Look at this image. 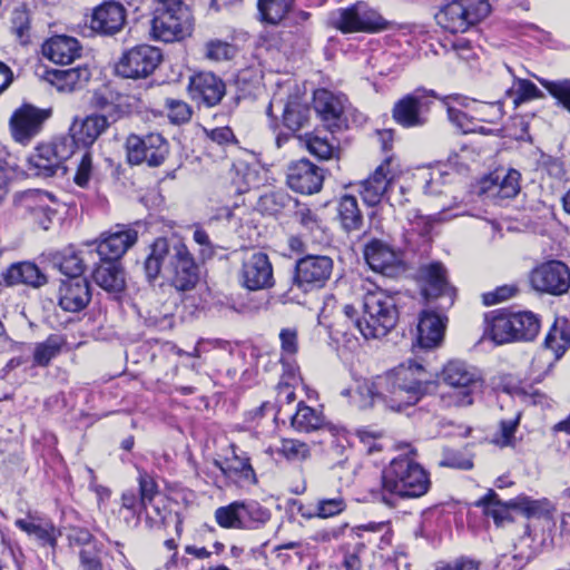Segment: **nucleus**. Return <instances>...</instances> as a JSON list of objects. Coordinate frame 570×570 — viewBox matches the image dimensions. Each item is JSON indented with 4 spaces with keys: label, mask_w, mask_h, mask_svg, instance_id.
Listing matches in <instances>:
<instances>
[{
    "label": "nucleus",
    "mask_w": 570,
    "mask_h": 570,
    "mask_svg": "<svg viewBox=\"0 0 570 570\" xmlns=\"http://www.w3.org/2000/svg\"><path fill=\"white\" fill-rule=\"evenodd\" d=\"M430 383L431 376L426 368L409 361L373 380L363 381L357 386V394L362 407L382 404L399 412L416 404L426 394Z\"/></svg>",
    "instance_id": "f257e3e1"
},
{
    "label": "nucleus",
    "mask_w": 570,
    "mask_h": 570,
    "mask_svg": "<svg viewBox=\"0 0 570 570\" xmlns=\"http://www.w3.org/2000/svg\"><path fill=\"white\" fill-rule=\"evenodd\" d=\"M164 269L177 292L193 291L199 281V269L187 245L181 239L157 238L145 259L146 278L153 283Z\"/></svg>",
    "instance_id": "f03ea898"
},
{
    "label": "nucleus",
    "mask_w": 570,
    "mask_h": 570,
    "mask_svg": "<svg viewBox=\"0 0 570 570\" xmlns=\"http://www.w3.org/2000/svg\"><path fill=\"white\" fill-rule=\"evenodd\" d=\"M360 289L363 314L355 320V328L365 340L382 338L397 324L396 298L370 279H363Z\"/></svg>",
    "instance_id": "7ed1b4c3"
},
{
    "label": "nucleus",
    "mask_w": 570,
    "mask_h": 570,
    "mask_svg": "<svg viewBox=\"0 0 570 570\" xmlns=\"http://www.w3.org/2000/svg\"><path fill=\"white\" fill-rule=\"evenodd\" d=\"M431 485L429 473L407 454L393 459L382 475V499L393 504V498H420Z\"/></svg>",
    "instance_id": "20e7f679"
},
{
    "label": "nucleus",
    "mask_w": 570,
    "mask_h": 570,
    "mask_svg": "<svg viewBox=\"0 0 570 570\" xmlns=\"http://www.w3.org/2000/svg\"><path fill=\"white\" fill-rule=\"evenodd\" d=\"M440 380L451 387V391L441 396L445 406L472 405L474 395L481 392L483 386L480 372L460 360L449 361L441 371Z\"/></svg>",
    "instance_id": "39448f33"
},
{
    "label": "nucleus",
    "mask_w": 570,
    "mask_h": 570,
    "mask_svg": "<svg viewBox=\"0 0 570 570\" xmlns=\"http://www.w3.org/2000/svg\"><path fill=\"white\" fill-rule=\"evenodd\" d=\"M150 35L155 40L174 42L189 36L193 18L183 0H155Z\"/></svg>",
    "instance_id": "423d86ee"
},
{
    "label": "nucleus",
    "mask_w": 570,
    "mask_h": 570,
    "mask_svg": "<svg viewBox=\"0 0 570 570\" xmlns=\"http://www.w3.org/2000/svg\"><path fill=\"white\" fill-rule=\"evenodd\" d=\"M75 155V141L70 137H58L50 144L39 145L27 159V171L31 176L52 177L67 174L65 161Z\"/></svg>",
    "instance_id": "0eeeda50"
},
{
    "label": "nucleus",
    "mask_w": 570,
    "mask_h": 570,
    "mask_svg": "<svg viewBox=\"0 0 570 570\" xmlns=\"http://www.w3.org/2000/svg\"><path fill=\"white\" fill-rule=\"evenodd\" d=\"M491 12L488 0H451L435 16L440 27L452 33L466 32Z\"/></svg>",
    "instance_id": "6e6552de"
},
{
    "label": "nucleus",
    "mask_w": 570,
    "mask_h": 570,
    "mask_svg": "<svg viewBox=\"0 0 570 570\" xmlns=\"http://www.w3.org/2000/svg\"><path fill=\"white\" fill-rule=\"evenodd\" d=\"M331 23L342 33H373L389 28V21L364 1L337 9L332 13Z\"/></svg>",
    "instance_id": "1a4fd4ad"
},
{
    "label": "nucleus",
    "mask_w": 570,
    "mask_h": 570,
    "mask_svg": "<svg viewBox=\"0 0 570 570\" xmlns=\"http://www.w3.org/2000/svg\"><path fill=\"white\" fill-rule=\"evenodd\" d=\"M127 160L131 165L161 166L169 155V142L159 132L130 134L126 139Z\"/></svg>",
    "instance_id": "9d476101"
},
{
    "label": "nucleus",
    "mask_w": 570,
    "mask_h": 570,
    "mask_svg": "<svg viewBox=\"0 0 570 570\" xmlns=\"http://www.w3.org/2000/svg\"><path fill=\"white\" fill-rule=\"evenodd\" d=\"M333 271V261L325 255H307L296 263L293 285L287 295L288 301H295L296 296H292L294 288H298L304 293L313 289L322 288L330 279Z\"/></svg>",
    "instance_id": "9b49d317"
},
{
    "label": "nucleus",
    "mask_w": 570,
    "mask_h": 570,
    "mask_svg": "<svg viewBox=\"0 0 570 570\" xmlns=\"http://www.w3.org/2000/svg\"><path fill=\"white\" fill-rule=\"evenodd\" d=\"M436 97L433 90L416 88L394 104L392 117L404 128L421 127L426 124V115Z\"/></svg>",
    "instance_id": "f8f14e48"
},
{
    "label": "nucleus",
    "mask_w": 570,
    "mask_h": 570,
    "mask_svg": "<svg viewBox=\"0 0 570 570\" xmlns=\"http://www.w3.org/2000/svg\"><path fill=\"white\" fill-rule=\"evenodd\" d=\"M156 47L139 45L126 50L116 65V72L122 78L144 79L149 77L161 61Z\"/></svg>",
    "instance_id": "ddd939ff"
},
{
    "label": "nucleus",
    "mask_w": 570,
    "mask_h": 570,
    "mask_svg": "<svg viewBox=\"0 0 570 570\" xmlns=\"http://www.w3.org/2000/svg\"><path fill=\"white\" fill-rule=\"evenodd\" d=\"M364 259L376 273L394 277L403 271L402 256L387 240L372 237L363 248Z\"/></svg>",
    "instance_id": "4468645a"
},
{
    "label": "nucleus",
    "mask_w": 570,
    "mask_h": 570,
    "mask_svg": "<svg viewBox=\"0 0 570 570\" xmlns=\"http://www.w3.org/2000/svg\"><path fill=\"white\" fill-rule=\"evenodd\" d=\"M530 283L537 292L562 295L570 288V269L560 261H549L531 272Z\"/></svg>",
    "instance_id": "2eb2a0df"
},
{
    "label": "nucleus",
    "mask_w": 570,
    "mask_h": 570,
    "mask_svg": "<svg viewBox=\"0 0 570 570\" xmlns=\"http://www.w3.org/2000/svg\"><path fill=\"white\" fill-rule=\"evenodd\" d=\"M49 118V111L31 105L18 108L10 118V129L13 139L22 145L29 144L41 130Z\"/></svg>",
    "instance_id": "dca6fc26"
},
{
    "label": "nucleus",
    "mask_w": 570,
    "mask_h": 570,
    "mask_svg": "<svg viewBox=\"0 0 570 570\" xmlns=\"http://www.w3.org/2000/svg\"><path fill=\"white\" fill-rule=\"evenodd\" d=\"M243 285L249 291L269 288L274 284L273 266L263 252H254L245 257L240 272Z\"/></svg>",
    "instance_id": "f3484780"
},
{
    "label": "nucleus",
    "mask_w": 570,
    "mask_h": 570,
    "mask_svg": "<svg viewBox=\"0 0 570 570\" xmlns=\"http://www.w3.org/2000/svg\"><path fill=\"white\" fill-rule=\"evenodd\" d=\"M286 178L294 191L312 195L321 190L324 171L308 159H299L288 166Z\"/></svg>",
    "instance_id": "a211bd4d"
},
{
    "label": "nucleus",
    "mask_w": 570,
    "mask_h": 570,
    "mask_svg": "<svg viewBox=\"0 0 570 570\" xmlns=\"http://www.w3.org/2000/svg\"><path fill=\"white\" fill-rule=\"evenodd\" d=\"M314 109L331 131L346 127V99L344 96L334 95L326 89H318L314 92Z\"/></svg>",
    "instance_id": "6ab92c4d"
},
{
    "label": "nucleus",
    "mask_w": 570,
    "mask_h": 570,
    "mask_svg": "<svg viewBox=\"0 0 570 570\" xmlns=\"http://www.w3.org/2000/svg\"><path fill=\"white\" fill-rule=\"evenodd\" d=\"M393 158H385L365 180L360 184V194L368 206H376L392 185L395 171L392 169Z\"/></svg>",
    "instance_id": "aec40b11"
},
{
    "label": "nucleus",
    "mask_w": 570,
    "mask_h": 570,
    "mask_svg": "<svg viewBox=\"0 0 570 570\" xmlns=\"http://www.w3.org/2000/svg\"><path fill=\"white\" fill-rule=\"evenodd\" d=\"M137 239L138 234L134 228L117 226L115 230L102 235L96 250L101 261L118 262Z\"/></svg>",
    "instance_id": "412c9836"
},
{
    "label": "nucleus",
    "mask_w": 570,
    "mask_h": 570,
    "mask_svg": "<svg viewBox=\"0 0 570 570\" xmlns=\"http://www.w3.org/2000/svg\"><path fill=\"white\" fill-rule=\"evenodd\" d=\"M225 83L213 72H198L190 77V97L208 107L216 106L225 96Z\"/></svg>",
    "instance_id": "4be33fe9"
},
{
    "label": "nucleus",
    "mask_w": 570,
    "mask_h": 570,
    "mask_svg": "<svg viewBox=\"0 0 570 570\" xmlns=\"http://www.w3.org/2000/svg\"><path fill=\"white\" fill-rule=\"evenodd\" d=\"M275 106L282 108L283 124L291 131H297L307 124L311 112L308 105L298 97H291L284 106L281 100L277 101L276 99L269 102L266 114L271 119L272 128L276 129L278 127L277 117L273 114Z\"/></svg>",
    "instance_id": "5701e85b"
},
{
    "label": "nucleus",
    "mask_w": 570,
    "mask_h": 570,
    "mask_svg": "<svg viewBox=\"0 0 570 570\" xmlns=\"http://www.w3.org/2000/svg\"><path fill=\"white\" fill-rule=\"evenodd\" d=\"M91 299L89 283L82 277L62 281L59 287V306L66 312H80Z\"/></svg>",
    "instance_id": "b1692460"
},
{
    "label": "nucleus",
    "mask_w": 570,
    "mask_h": 570,
    "mask_svg": "<svg viewBox=\"0 0 570 570\" xmlns=\"http://www.w3.org/2000/svg\"><path fill=\"white\" fill-rule=\"evenodd\" d=\"M422 294L426 298L446 297L449 305L453 304L455 289L449 284L446 269L440 263L430 264L421 269Z\"/></svg>",
    "instance_id": "393cba45"
},
{
    "label": "nucleus",
    "mask_w": 570,
    "mask_h": 570,
    "mask_svg": "<svg viewBox=\"0 0 570 570\" xmlns=\"http://www.w3.org/2000/svg\"><path fill=\"white\" fill-rule=\"evenodd\" d=\"M230 450L232 456H226L224 460H215L214 465L218 468L227 479L239 485L256 484L257 478L249 462V458L239 456L236 453L235 445H230Z\"/></svg>",
    "instance_id": "a878e982"
},
{
    "label": "nucleus",
    "mask_w": 570,
    "mask_h": 570,
    "mask_svg": "<svg viewBox=\"0 0 570 570\" xmlns=\"http://www.w3.org/2000/svg\"><path fill=\"white\" fill-rule=\"evenodd\" d=\"M125 23V9L118 2H105L95 8L90 28L102 35H114L118 32Z\"/></svg>",
    "instance_id": "bb28decb"
},
{
    "label": "nucleus",
    "mask_w": 570,
    "mask_h": 570,
    "mask_svg": "<svg viewBox=\"0 0 570 570\" xmlns=\"http://www.w3.org/2000/svg\"><path fill=\"white\" fill-rule=\"evenodd\" d=\"M91 73L87 67L70 69H47L42 78L59 92H72L81 89L90 79Z\"/></svg>",
    "instance_id": "cd10ccee"
},
{
    "label": "nucleus",
    "mask_w": 570,
    "mask_h": 570,
    "mask_svg": "<svg viewBox=\"0 0 570 570\" xmlns=\"http://www.w3.org/2000/svg\"><path fill=\"white\" fill-rule=\"evenodd\" d=\"M81 46L79 41L69 36L58 35L49 38L42 45V55L50 61L60 65L72 62L79 58Z\"/></svg>",
    "instance_id": "c85d7f7f"
},
{
    "label": "nucleus",
    "mask_w": 570,
    "mask_h": 570,
    "mask_svg": "<svg viewBox=\"0 0 570 570\" xmlns=\"http://www.w3.org/2000/svg\"><path fill=\"white\" fill-rule=\"evenodd\" d=\"M446 317L431 311L422 312L417 324V344L422 348H434L443 340Z\"/></svg>",
    "instance_id": "c756f323"
},
{
    "label": "nucleus",
    "mask_w": 570,
    "mask_h": 570,
    "mask_svg": "<svg viewBox=\"0 0 570 570\" xmlns=\"http://www.w3.org/2000/svg\"><path fill=\"white\" fill-rule=\"evenodd\" d=\"M108 126L109 121L106 116L90 115L80 121L75 120L69 129L70 134L63 137L73 139L76 150L79 142L83 146L92 145Z\"/></svg>",
    "instance_id": "7c9ffc66"
},
{
    "label": "nucleus",
    "mask_w": 570,
    "mask_h": 570,
    "mask_svg": "<svg viewBox=\"0 0 570 570\" xmlns=\"http://www.w3.org/2000/svg\"><path fill=\"white\" fill-rule=\"evenodd\" d=\"M2 278L8 286L28 285L35 288L47 284V276L39 267L30 262H20L10 265L3 273Z\"/></svg>",
    "instance_id": "2f4dec72"
},
{
    "label": "nucleus",
    "mask_w": 570,
    "mask_h": 570,
    "mask_svg": "<svg viewBox=\"0 0 570 570\" xmlns=\"http://www.w3.org/2000/svg\"><path fill=\"white\" fill-rule=\"evenodd\" d=\"M14 524L29 537L35 538L41 546H49L51 548L56 547L57 540L61 534L48 519L29 515L24 519H17Z\"/></svg>",
    "instance_id": "473e14b6"
},
{
    "label": "nucleus",
    "mask_w": 570,
    "mask_h": 570,
    "mask_svg": "<svg viewBox=\"0 0 570 570\" xmlns=\"http://www.w3.org/2000/svg\"><path fill=\"white\" fill-rule=\"evenodd\" d=\"M94 282L104 291L121 293L126 287L125 271L118 262L101 261L92 272Z\"/></svg>",
    "instance_id": "72a5a7b5"
},
{
    "label": "nucleus",
    "mask_w": 570,
    "mask_h": 570,
    "mask_svg": "<svg viewBox=\"0 0 570 570\" xmlns=\"http://www.w3.org/2000/svg\"><path fill=\"white\" fill-rule=\"evenodd\" d=\"M50 200V195L43 191H29L24 195L26 207L38 225L45 230L49 228V224L56 215V210L48 205Z\"/></svg>",
    "instance_id": "f704fd0d"
},
{
    "label": "nucleus",
    "mask_w": 570,
    "mask_h": 570,
    "mask_svg": "<svg viewBox=\"0 0 570 570\" xmlns=\"http://www.w3.org/2000/svg\"><path fill=\"white\" fill-rule=\"evenodd\" d=\"M544 346L552 351L556 360H560L570 346V321L566 317H557L551 326Z\"/></svg>",
    "instance_id": "c9c22d12"
},
{
    "label": "nucleus",
    "mask_w": 570,
    "mask_h": 570,
    "mask_svg": "<svg viewBox=\"0 0 570 570\" xmlns=\"http://www.w3.org/2000/svg\"><path fill=\"white\" fill-rule=\"evenodd\" d=\"M337 218L341 227L346 233L360 230L363 225V215L358 208L357 199L351 195H344L337 204Z\"/></svg>",
    "instance_id": "e433bc0d"
},
{
    "label": "nucleus",
    "mask_w": 570,
    "mask_h": 570,
    "mask_svg": "<svg viewBox=\"0 0 570 570\" xmlns=\"http://www.w3.org/2000/svg\"><path fill=\"white\" fill-rule=\"evenodd\" d=\"M475 505L483 508L484 513L492 518L498 527L512 521L510 510L513 508L510 505V501H501L497 492L492 489H489L488 492L475 502Z\"/></svg>",
    "instance_id": "4c0bfd02"
},
{
    "label": "nucleus",
    "mask_w": 570,
    "mask_h": 570,
    "mask_svg": "<svg viewBox=\"0 0 570 570\" xmlns=\"http://www.w3.org/2000/svg\"><path fill=\"white\" fill-rule=\"evenodd\" d=\"M521 174L515 169L495 171L491 177V190L493 196L502 199L513 198L520 191Z\"/></svg>",
    "instance_id": "58836bf2"
},
{
    "label": "nucleus",
    "mask_w": 570,
    "mask_h": 570,
    "mask_svg": "<svg viewBox=\"0 0 570 570\" xmlns=\"http://www.w3.org/2000/svg\"><path fill=\"white\" fill-rule=\"evenodd\" d=\"M66 338L60 334H51L43 342H39L33 348V364L46 367L56 358L66 345Z\"/></svg>",
    "instance_id": "ea45409f"
},
{
    "label": "nucleus",
    "mask_w": 570,
    "mask_h": 570,
    "mask_svg": "<svg viewBox=\"0 0 570 570\" xmlns=\"http://www.w3.org/2000/svg\"><path fill=\"white\" fill-rule=\"evenodd\" d=\"M325 424L322 412L299 402L297 410L292 417V426L299 432H312L320 430Z\"/></svg>",
    "instance_id": "a19ab883"
},
{
    "label": "nucleus",
    "mask_w": 570,
    "mask_h": 570,
    "mask_svg": "<svg viewBox=\"0 0 570 570\" xmlns=\"http://www.w3.org/2000/svg\"><path fill=\"white\" fill-rule=\"evenodd\" d=\"M512 324L515 327L514 337L519 341H532L540 331V320L532 312L511 313Z\"/></svg>",
    "instance_id": "79ce46f5"
},
{
    "label": "nucleus",
    "mask_w": 570,
    "mask_h": 570,
    "mask_svg": "<svg viewBox=\"0 0 570 570\" xmlns=\"http://www.w3.org/2000/svg\"><path fill=\"white\" fill-rule=\"evenodd\" d=\"M511 313L494 315L490 321L487 333L497 344H504L514 341V331Z\"/></svg>",
    "instance_id": "37998d69"
},
{
    "label": "nucleus",
    "mask_w": 570,
    "mask_h": 570,
    "mask_svg": "<svg viewBox=\"0 0 570 570\" xmlns=\"http://www.w3.org/2000/svg\"><path fill=\"white\" fill-rule=\"evenodd\" d=\"M294 4V0H258L261 19L269 24H277L285 19Z\"/></svg>",
    "instance_id": "c03bdc74"
},
{
    "label": "nucleus",
    "mask_w": 570,
    "mask_h": 570,
    "mask_svg": "<svg viewBox=\"0 0 570 570\" xmlns=\"http://www.w3.org/2000/svg\"><path fill=\"white\" fill-rule=\"evenodd\" d=\"M52 263L59 268V271L71 277H81L85 271V264L78 253L72 248H66L62 252L55 253L52 255Z\"/></svg>",
    "instance_id": "a18cd8bd"
},
{
    "label": "nucleus",
    "mask_w": 570,
    "mask_h": 570,
    "mask_svg": "<svg viewBox=\"0 0 570 570\" xmlns=\"http://www.w3.org/2000/svg\"><path fill=\"white\" fill-rule=\"evenodd\" d=\"M347 504L341 494L333 498H320L315 502L314 511L308 513H302L305 519H328L336 517L345 511Z\"/></svg>",
    "instance_id": "49530a36"
},
{
    "label": "nucleus",
    "mask_w": 570,
    "mask_h": 570,
    "mask_svg": "<svg viewBox=\"0 0 570 570\" xmlns=\"http://www.w3.org/2000/svg\"><path fill=\"white\" fill-rule=\"evenodd\" d=\"M243 529H258L271 519V512L258 502H240Z\"/></svg>",
    "instance_id": "de8ad7c7"
},
{
    "label": "nucleus",
    "mask_w": 570,
    "mask_h": 570,
    "mask_svg": "<svg viewBox=\"0 0 570 570\" xmlns=\"http://www.w3.org/2000/svg\"><path fill=\"white\" fill-rule=\"evenodd\" d=\"M236 47L220 39H210L204 45V56L206 59L220 62L235 57Z\"/></svg>",
    "instance_id": "09e8293b"
},
{
    "label": "nucleus",
    "mask_w": 570,
    "mask_h": 570,
    "mask_svg": "<svg viewBox=\"0 0 570 570\" xmlns=\"http://www.w3.org/2000/svg\"><path fill=\"white\" fill-rule=\"evenodd\" d=\"M215 520L225 529H243L240 501L218 508L215 511Z\"/></svg>",
    "instance_id": "8fccbe9b"
},
{
    "label": "nucleus",
    "mask_w": 570,
    "mask_h": 570,
    "mask_svg": "<svg viewBox=\"0 0 570 570\" xmlns=\"http://www.w3.org/2000/svg\"><path fill=\"white\" fill-rule=\"evenodd\" d=\"M538 81L570 114V79L552 81L538 78Z\"/></svg>",
    "instance_id": "3c124183"
},
{
    "label": "nucleus",
    "mask_w": 570,
    "mask_h": 570,
    "mask_svg": "<svg viewBox=\"0 0 570 570\" xmlns=\"http://www.w3.org/2000/svg\"><path fill=\"white\" fill-rule=\"evenodd\" d=\"M510 505L514 510L521 511L527 518L540 517L548 511L549 501L547 499L533 500L527 495H519L510 500Z\"/></svg>",
    "instance_id": "603ef678"
},
{
    "label": "nucleus",
    "mask_w": 570,
    "mask_h": 570,
    "mask_svg": "<svg viewBox=\"0 0 570 570\" xmlns=\"http://www.w3.org/2000/svg\"><path fill=\"white\" fill-rule=\"evenodd\" d=\"M277 453L288 461H304L309 458L311 449L308 444L296 439H284L277 449Z\"/></svg>",
    "instance_id": "864d4df0"
},
{
    "label": "nucleus",
    "mask_w": 570,
    "mask_h": 570,
    "mask_svg": "<svg viewBox=\"0 0 570 570\" xmlns=\"http://www.w3.org/2000/svg\"><path fill=\"white\" fill-rule=\"evenodd\" d=\"M138 484L140 508H147L148 502L156 500L157 495L159 494L158 484L148 472L140 470L138 475Z\"/></svg>",
    "instance_id": "5fc2aeb1"
},
{
    "label": "nucleus",
    "mask_w": 570,
    "mask_h": 570,
    "mask_svg": "<svg viewBox=\"0 0 570 570\" xmlns=\"http://www.w3.org/2000/svg\"><path fill=\"white\" fill-rule=\"evenodd\" d=\"M520 413H518L513 419L502 420L500 422L499 431L493 438V443L501 448L513 446L515 442L514 433L518 429Z\"/></svg>",
    "instance_id": "6e6d98bb"
},
{
    "label": "nucleus",
    "mask_w": 570,
    "mask_h": 570,
    "mask_svg": "<svg viewBox=\"0 0 570 570\" xmlns=\"http://www.w3.org/2000/svg\"><path fill=\"white\" fill-rule=\"evenodd\" d=\"M302 141L306 149L320 159H330L334 154V146L325 138L305 135Z\"/></svg>",
    "instance_id": "4d7b16f0"
},
{
    "label": "nucleus",
    "mask_w": 570,
    "mask_h": 570,
    "mask_svg": "<svg viewBox=\"0 0 570 570\" xmlns=\"http://www.w3.org/2000/svg\"><path fill=\"white\" fill-rule=\"evenodd\" d=\"M79 564L82 570H104L101 549L98 543L92 547H83L79 551Z\"/></svg>",
    "instance_id": "13d9d810"
},
{
    "label": "nucleus",
    "mask_w": 570,
    "mask_h": 570,
    "mask_svg": "<svg viewBox=\"0 0 570 570\" xmlns=\"http://www.w3.org/2000/svg\"><path fill=\"white\" fill-rule=\"evenodd\" d=\"M166 107L168 110L167 116L173 124H184L191 118V108L183 100L167 99Z\"/></svg>",
    "instance_id": "bf43d9fd"
},
{
    "label": "nucleus",
    "mask_w": 570,
    "mask_h": 570,
    "mask_svg": "<svg viewBox=\"0 0 570 570\" xmlns=\"http://www.w3.org/2000/svg\"><path fill=\"white\" fill-rule=\"evenodd\" d=\"M460 106L475 112L479 116V119L482 121H492L487 118L488 111H493L497 114L501 112V107L498 102L487 104V102H478L473 99L469 98H455L454 99Z\"/></svg>",
    "instance_id": "052dcab7"
},
{
    "label": "nucleus",
    "mask_w": 570,
    "mask_h": 570,
    "mask_svg": "<svg viewBox=\"0 0 570 570\" xmlns=\"http://www.w3.org/2000/svg\"><path fill=\"white\" fill-rule=\"evenodd\" d=\"M92 174V157L88 150L81 153V157L77 163V169L73 181L79 187H87Z\"/></svg>",
    "instance_id": "680f3d73"
},
{
    "label": "nucleus",
    "mask_w": 570,
    "mask_h": 570,
    "mask_svg": "<svg viewBox=\"0 0 570 570\" xmlns=\"http://www.w3.org/2000/svg\"><path fill=\"white\" fill-rule=\"evenodd\" d=\"M517 292L518 288L514 285H503L497 287L494 291L484 293L482 299L484 305L491 306L513 297Z\"/></svg>",
    "instance_id": "e2e57ef3"
},
{
    "label": "nucleus",
    "mask_w": 570,
    "mask_h": 570,
    "mask_svg": "<svg viewBox=\"0 0 570 570\" xmlns=\"http://www.w3.org/2000/svg\"><path fill=\"white\" fill-rule=\"evenodd\" d=\"M140 513H145L146 522L149 527H154L164 523L167 510L159 501L154 500L153 502H148L147 508H140Z\"/></svg>",
    "instance_id": "0e129e2a"
},
{
    "label": "nucleus",
    "mask_w": 570,
    "mask_h": 570,
    "mask_svg": "<svg viewBox=\"0 0 570 570\" xmlns=\"http://www.w3.org/2000/svg\"><path fill=\"white\" fill-rule=\"evenodd\" d=\"M13 31L22 38L29 30L30 17L26 6H19L13 9L11 14Z\"/></svg>",
    "instance_id": "69168bd1"
},
{
    "label": "nucleus",
    "mask_w": 570,
    "mask_h": 570,
    "mask_svg": "<svg viewBox=\"0 0 570 570\" xmlns=\"http://www.w3.org/2000/svg\"><path fill=\"white\" fill-rule=\"evenodd\" d=\"M283 355L293 356L298 350L297 331L295 328H283L279 333Z\"/></svg>",
    "instance_id": "338daca9"
},
{
    "label": "nucleus",
    "mask_w": 570,
    "mask_h": 570,
    "mask_svg": "<svg viewBox=\"0 0 570 570\" xmlns=\"http://www.w3.org/2000/svg\"><path fill=\"white\" fill-rule=\"evenodd\" d=\"M193 238L196 244L200 246V256L203 258H210L215 254V247L209 238V235L200 226H195Z\"/></svg>",
    "instance_id": "774afa93"
}]
</instances>
